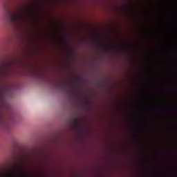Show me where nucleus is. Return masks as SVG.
<instances>
[{"label":"nucleus","instance_id":"f257e3e1","mask_svg":"<svg viewBox=\"0 0 177 177\" xmlns=\"http://www.w3.org/2000/svg\"><path fill=\"white\" fill-rule=\"evenodd\" d=\"M15 174L17 177H28V174L24 172V169L21 165L16 166L15 171H10V176H14Z\"/></svg>","mask_w":177,"mask_h":177},{"label":"nucleus","instance_id":"f03ea898","mask_svg":"<svg viewBox=\"0 0 177 177\" xmlns=\"http://www.w3.org/2000/svg\"><path fill=\"white\" fill-rule=\"evenodd\" d=\"M99 46H100L101 49L104 52H109V50H116V51H122L125 50V48H124V46H111L109 47H104L102 43L99 44Z\"/></svg>","mask_w":177,"mask_h":177},{"label":"nucleus","instance_id":"7ed1b4c3","mask_svg":"<svg viewBox=\"0 0 177 177\" xmlns=\"http://www.w3.org/2000/svg\"><path fill=\"white\" fill-rule=\"evenodd\" d=\"M8 70H9V64L8 63L0 64V77H5L8 75Z\"/></svg>","mask_w":177,"mask_h":177},{"label":"nucleus","instance_id":"20e7f679","mask_svg":"<svg viewBox=\"0 0 177 177\" xmlns=\"http://www.w3.org/2000/svg\"><path fill=\"white\" fill-rule=\"evenodd\" d=\"M21 20V15L19 13L12 14L10 16L11 23H19Z\"/></svg>","mask_w":177,"mask_h":177},{"label":"nucleus","instance_id":"39448f33","mask_svg":"<svg viewBox=\"0 0 177 177\" xmlns=\"http://www.w3.org/2000/svg\"><path fill=\"white\" fill-rule=\"evenodd\" d=\"M56 87L58 88L59 91H62V92H64V91L67 89V84L63 82H57L56 83Z\"/></svg>","mask_w":177,"mask_h":177},{"label":"nucleus","instance_id":"423d86ee","mask_svg":"<svg viewBox=\"0 0 177 177\" xmlns=\"http://www.w3.org/2000/svg\"><path fill=\"white\" fill-rule=\"evenodd\" d=\"M72 125L73 128L78 127V119L77 118H74L72 120Z\"/></svg>","mask_w":177,"mask_h":177},{"label":"nucleus","instance_id":"0eeeda50","mask_svg":"<svg viewBox=\"0 0 177 177\" xmlns=\"http://www.w3.org/2000/svg\"><path fill=\"white\" fill-rule=\"evenodd\" d=\"M70 91H71V92H72V93L75 92V86H70Z\"/></svg>","mask_w":177,"mask_h":177},{"label":"nucleus","instance_id":"6e6552de","mask_svg":"<svg viewBox=\"0 0 177 177\" xmlns=\"http://www.w3.org/2000/svg\"><path fill=\"white\" fill-rule=\"evenodd\" d=\"M77 80L81 81V77H77Z\"/></svg>","mask_w":177,"mask_h":177},{"label":"nucleus","instance_id":"1a4fd4ad","mask_svg":"<svg viewBox=\"0 0 177 177\" xmlns=\"http://www.w3.org/2000/svg\"><path fill=\"white\" fill-rule=\"evenodd\" d=\"M128 1H131V0H128Z\"/></svg>","mask_w":177,"mask_h":177}]
</instances>
